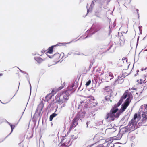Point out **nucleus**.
Here are the masks:
<instances>
[{"mask_svg":"<svg viewBox=\"0 0 147 147\" xmlns=\"http://www.w3.org/2000/svg\"><path fill=\"white\" fill-rule=\"evenodd\" d=\"M146 107H147V104L146 105Z\"/></svg>","mask_w":147,"mask_h":147,"instance_id":"obj_64","label":"nucleus"},{"mask_svg":"<svg viewBox=\"0 0 147 147\" xmlns=\"http://www.w3.org/2000/svg\"><path fill=\"white\" fill-rule=\"evenodd\" d=\"M54 47H55L54 45L48 48V51L46 52V53L50 54L52 53Z\"/></svg>","mask_w":147,"mask_h":147,"instance_id":"obj_15","label":"nucleus"},{"mask_svg":"<svg viewBox=\"0 0 147 147\" xmlns=\"http://www.w3.org/2000/svg\"><path fill=\"white\" fill-rule=\"evenodd\" d=\"M44 144L43 142H41L40 143L39 147H44Z\"/></svg>","mask_w":147,"mask_h":147,"instance_id":"obj_26","label":"nucleus"},{"mask_svg":"<svg viewBox=\"0 0 147 147\" xmlns=\"http://www.w3.org/2000/svg\"><path fill=\"white\" fill-rule=\"evenodd\" d=\"M108 127H109V128H112L111 127H112V125H111V124H110L108 126Z\"/></svg>","mask_w":147,"mask_h":147,"instance_id":"obj_44","label":"nucleus"},{"mask_svg":"<svg viewBox=\"0 0 147 147\" xmlns=\"http://www.w3.org/2000/svg\"><path fill=\"white\" fill-rule=\"evenodd\" d=\"M81 112H79L77 115L74 118L72 121V123L71 124L70 128V130L73 127H75L78 124V121L79 119L81 117V116L80 115Z\"/></svg>","mask_w":147,"mask_h":147,"instance_id":"obj_5","label":"nucleus"},{"mask_svg":"<svg viewBox=\"0 0 147 147\" xmlns=\"http://www.w3.org/2000/svg\"><path fill=\"white\" fill-rule=\"evenodd\" d=\"M71 130V129H70H70H69V131L67 132V134H65V136H67V135L68 134H69V133H70V131Z\"/></svg>","mask_w":147,"mask_h":147,"instance_id":"obj_42","label":"nucleus"},{"mask_svg":"<svg viewBox=\"0 0 147 147\" xmlns=\"http://www.w3.org/2000/svg\"><path fill=\"white\" fill-rule=\"evenodd\" d=\"M34 59L39 64H40L44 61L43 59L40 57H35Z\"/></svg>","mask_w":147,"mask_h":147,"instance_id":"obj_14","label":"nucleus"},{"mask_svg":"<svg viewBox=\"0 0 147 147\" xmlns=\"http://www.w3.org/2000/svg\"><path fill=\"white\" fill-rule=\"evenodd\" d=\"M70 141H68L67 142H65V143H65V144H67V145L70 142Z\"/></svg>","mask_w":147,"mask_h":147,"instance_id":"obj_48","label":"nucleus"},{"mask_svg":"<svg viewBox=\"0 0 147 147\" xmlns=\"http://www.w3.org/2000/svg\"><path fill=\"white\" fill-rule=\"evenodd\" d=\"M139 37H138V38L137 39V44H138V40H139Z\"/></svg>","mask_w":147,"mask_h":147,"instance_id":"obj_52","label":"nucleus"},{"mask_svg":"<svg viewBox=\"0 0 147 147\" xmlns=\"http://www.w3.org/2000/svg\"><path fill=\"white\" fill-rule=\"evenodd\" d=\"M89 90L92 91V92H94L95 91V89L93 87H92Z\"/></svg>","mask_w":147,"mask_h":147,"instance_id":"obj_31","label":"nucleus"},{"mask_svg":"<svg viewBox=\"0 0 147 147\" xmlns=\"http://www.w3.org/2000/svg\"><path fill=\"white\" fill-rule=\"evenodd\" d=\"M94 5V3L92 1V3L90 5L89 9H88L87 8V14L89 12H90V11H91L92 7H93V6Z\"/></svg>","mask_w":147,"mask_h":147,"instance_id":"obj_18","label":"nucleus"},{"mask_svg":"<svg viewBox=\"0 0 147 147\" xmlns=\"http://www.w3.org/2000/svg\"><path fill=\"white\" fill-rule=\"evenodd\" d=\"M10 127H11V132H10V133L9 134V135H10L11 133L12 132V131H13V129H14V128H15V125H13L12 124H11L10 125Z\"/></svg>","mask_w":147,"mask_h":147,"instance_id":"obj_23","label":"nucleus"},{"mask_svg":"<svg viewBox=\"0 0 147 147\" xmlns=\"http://www.w3.org/2000/svg\"><path fill=\"white\" fill-rule=\"evenodd\" d=\"M140 82H139V83L140 84H142V82H143V80L142 79H140Z\"/></svg>","mask_w":147,"mask_h":147,"instance_id":"obj_39","label":"nucleus"},{"mask_svg":"<svg viewBox=\"0 0 147 147\" xmlns=\"http://www.w3.org/2000/svg\"><path fill=\"white\" fill-rule=\"evenodd\" d=\"M139 71V70H137L136 72H137V74H138V73Z\"/></svg>","mask_w":147,"mask_h":147,"instance_id":"obj_53","label":"nucleus"},{"mask_svg":"<svg viewBox=\"0 0 147 147\" xmlns=\"http://www.w3.org/2000/svg\"><path fill=\"white\" fill-rule=\"evenodd\" d=\"M0 102H1L2 103L4 104V103H3L0 100Z\"/></svg>","mask_w":147,"mask_h":147,"instance_id":"obj_62","label":"nucleus"},{"mask_svg":"<svg viewBox=\"0 0 147 147\" xmlns=\"http://www.w3.org/2000/svg\"><path fill=\"white\" fill-rule=\"evenodd\" d=\"M113 78V76L112 74L111 73H109L107 74H106L105 77V79L107 80V81H108L111 80Z\"/></svg>","mask_w":147,"mask_h":147,"instance_id":"obj_12","label":"nucleus"},{"mask_svg":"<svg viewBox=\"0 0 147 147\" xmlns=\"http://www.w3.org/2000/svg\"><path fill=\"white\" fill-rule=\"evenodd\" d=\"M99 30H96V29H93L92 27H91L89 30L87 31L86 32L88 34L87 35L85 38V39L88 38V37L92 36V35L94 34L95 32L98 31Z\"/></svg>","mask_w":147,"mask_h":147,"instance_id":"obj_7","label":"nucleus"},{"mask_svg":"<svg viewBox=\"0 0 147 147\" xmlns=\"http://www.w3.org/2000/svg\"><path fill=\"white\" fill-rule=\"evenodd\" d=\"M45 50H42V51H41V52H42V53H43L44 52H45Z\"/></svg>","mask_w":147,"mask_h":147,"instance_id":"obj_55","label":"nucleus"},{"mask_svg":"<svg viewBox=\"0 0 147 147\" xmlns=\"http://www.w3.org/2000/svg\"><path fill=\"white\" fill-rule=\"evenodd\" d=\"M59 147H67V145L65 143H63V144L60 146Z\"/></svg>","mask_w":147,"mask_h":147,"instance_id":"obj_27","label":"nucleus"},{"mask_svg":"<svg viewBox=\"0 0 147 147\" xmlns=\"http://www.w3.org/2000/svg\"><path fill=\"white\" fill-rule=\"evenodd\" d=\"M136 12H137V13L138 14V18H139V13H138V11H139V10L138 9H136Z\"/></svg>","mask_w":147,"mask_h":147,"instance_id":"obj_38","label":"nucleus"},{"mask_svg":"<svg viewBox=\"0 0 147 147\" xmlns=\"http://www.w3.org/2000/svg\"><path fill=\"white\" fill-rule=\"evenodd\" d=\"M26 75H25V76H26V78L27 80L28 81L30 84V91H31V84L30 83V79L29 78V77H28V74L26 73Z\"/></svg>","mask_w":147,"mask_h":147,"instance_id":"obj_21","label":"nucleus"},{"mask_svg":"<svg viewBox=\"0 0 147 147\" xmlns=\"http://www.w3.org/2000/svg\"><path fill=\"white\" fill-rule=\"evenodd\" d=\"M84 101H82L80 102V104L79 105V107H78V109H79V107H80L81 108L82 107V106L83 105H82V104L84 103Z\"/></svg>","mask_w":147,"mask_h":147,"instance_id":"obj_25","label":"nucleus"},{"mask_svg":"<svg viewBox=\"0 0 147 147\" xmlns=\"http://www.w3.org/2000/svg\"><path fill=\"white\" fill-rule=\"evenodd\" d=\"M65 106V104L64 103L62 104V105L61 106V107H64Z\"/></svg>","mask_w":147,"mask_h":147,"instance_id":"obj_49","label":"nucleus"},{"mask_svg":"<svg viewBox=\"0 0 147 147\" xmlns=\"http://www.w3.org/2000/svg\"><path fill=\"white\" fill-rule=\"evenodd\" d=\"M131 101L130 95L128 96L124 102L121 105V108L119 110L118 105L115 104L111 108L109 112L108 113L106 116L105 119H108L111 121H113L115 118H118L121 114L123 112L128 106Z\"/></svg>","mask_w":147,"mask_h":147,"instance_id":"obj_1","label":"nucleus"},{"mask_svg":"<svg viewBox=\"0 0 147 147\" xmlns=\"http://www.w3.org/2000/svg\"><path fill=\"white\" fill-rule=\"evenodd\" d=\"M112 45H111L110 47L107 49V50H109L112 47Z\"/></svg>","mask_w":147,"mask_h":147,"instance_id":"obj_50","label":"nucleus"},{"mask_svg":"<svg viewBox=\"0 0 147 147\" xmlns=\"http://www.w3.org/2000/svg\"><path fill=\"white\" fill-rule=\"evenodd\" d=\"M123 77V76H121V77H120V76H118V78L115 81V83L117 84V83H120L121 84L124 81V79H123L124 77L123 78H121L122 77Z\"/></svg>","mask_w":147,"mask_h":147,"instance_id":"obj_11","label":"nucleus"},{"mask_svg":"<svg viewBox=\"0 0 147 147\" xmlns=\"http://www.w3.org/2000/svg\"><path fill=\"white\" fill-rule=\"evenodd\" d=\"M47 55L48 56V57L50 58H51L53 57V56H50V55H48L47 54Z\"/></svg>","mask_w":147,"mask_h":147,"instance_id":"obj_45","label":"nucleus"},{"mask_svg":"<svg viewBox=\"0 0 147 147\" xmlns=\"http://www.w3.org/2000/svg\"><path fill=\"white\" fill-rule=\"evenodd\" d=\"M57 108H56V109H55V112L56 111H57Z\"/></svg>","mask_w":147,"mask_h":147,"instance_id":"obj_59","label":"nucleus"},{"mask_svg":"<svg viewBox=\"0 0 147 147\" xmlns=\"http://www.w3.org/2000/svg\"><path fill=\"white\" fill-rule=\"evenodd\" d=\"M63 88V86H61L60 87H59V88H58V90H60L62 89Z\"/></svg>","mask_w":147,"mask_h":147,"instance_id":"obj_41","label":"nucleus"},{"mask_svg":"<svg viewBox=\"0 0 147 147\" xmlns=\"http://www.w3.org/2000/svg\"><path fill=\"white\" fill-rule=\"evenodd\" d=\"M83 115H82V118H83V117H84V115L83 113Z\"/></svg>","mask_w":147,"mask_h":147,"instance_id":"obj_54","label":"nucleus"},{"mask_svg":"<svg viewBox=\"0 0 147 147\" xmlns=\"http://www.w3.org/2000/svg\"><path fill=\"white\" fill-rule=\"evenodd\" d=\"M72 54H74V55H79V53H76L75 52H72Z\"/></svg>","mask_w":147,"mask_h":147,"instance_id":"obj_46","label":"nucleus"},{"mask_svg":"<svg viewBox=\"0 0 147 147\" xmlns=\"http://www.w3.org/2000/svg\"><path fill=\"white\" fill-rule=\"evenodd\" d=\"M57 56V57H60V55H59V53H57L54 54L53 55V56L55 57V56Z\"/></svg>","mask_w":147,"mask_h":147,"instance_id":"obj_30","label":"nucleus"},{"mask_svg":"<svg viewBox=\"0 0 147 147\" xmlns=\"http://www.w3.org/2000/svg\"><path fill=\"white\" fill-rule=\"evenodd\" d=\"M2 74H0V76H2Z\"/></svg>","mask_w":147,"mask_h":147,"instance_id":"obj_63","label":"nucleus"},{"mask_svg":"<svg viewBox=\"0 0 147 147\" xmlns=\"http://www.w3.org/2000/svg\"><path fill=\"white\" fill-rule=\"evenodd\" d=\"M93 105L94 107H95L98 104L97 102H94L93 103Z\"/></svg>","mask_w":147,"mask_h":147,"instance_id":"obj_33","label":"nucleus"},{"mask_svg":"<svg viewBox=\"0 0 147 147\" xmlns=\"http://www.w3.org/2000/svg\"><path fill=\"white\" fill-rule=\"evenodd\" d=\"M142 26H139V28L140 32L142 30Z\"/></svg>","mask_w":147,"mask_h":147,"instance_id":"obj_36","label":"nucleus"},{"mask_svg":"<svg viewBox=\"0 0 147 147\" xmlns=\"http://www.w3.org/2000/svg\"><path fill=\"white\" fill-rule=\"evenodd\" d=\"M80 87H79L78 89V90H79V89H80Z\"/></svg>","mask_w":147,"mask_h":147,"instance_id":"obj_61","label":"nucleus"},{"mask_svg":"<svg viewBox=\"0 0 147 147\" xmlns=\"http://www.w3.org/2000/svg\"><path fill=\"white\" fill-rule=\"evenodd\" d=\"M131 131L127 126L124 127L123 128L120 129L119 133L123 135L126 132Z\"/></svg>","mask_w":147,"mask_h":147,"instance_id":"obj_8","label":"nucleus"},{"mask_svg":"<svg viewBox=\"0 0 147 147\" xmlns=\"http://www.w3.org/2000/svg\"><path fill=\"white\" fill-rule=\"evenodd\" d=\"M127 94L128 93L126 91L121 97L118 102L116 104V105H118V106H119L123 102V99H125L127 98Z\"/></svg>","mask_w":147,"mask_h":147,"instance_id":"obj_9","label":"nucleus"},{"mask_svg":"<svg viewBox=\"0 0 147 147\" xmlns=\"http://www.w3.org/2000/svg\"><path fill=\"white\" fill-rule=\"evenodd\" d=\"M144 70V69L143 68H142L141 69V70L142 71H143V70Z\"/></svg>","mask_w":147,"mask_h":147,"instance_id":"obj_58","label":"nucleus"},{"mask_svg":"<svg viewBox=\"0 0 147 147\" xmlns=\"http://www.w3.org/2000/svg\"><path fill=\"white\" fill-rule=\"evenodd\" d=\"M74 84H73L71 86L68 87L66 90L58 93L55 97L56 102L61 104L68 100L69 96L75 91V88H74Z\"/></svg>","mask_w":147,"mask_h":147,"instance_id":"obj_2","label":"nucleus"},{"mask_svg":"<svg viewBox=\"0 0 147 147\" xmlns=\"http://www.w3.org/2000/svg\"><path fill=\"white\" fill-rule=\"evenodd\" d=\"M104 89L105 90V92L107 93H108V94L105 97V99L107 101H110V102H111L112 100H110V97L113 96L111 90L109 88L108 86L105 87L104 88Z\"/></svg>","mask_w":147,"mask_h":147,"instance_id":"obj_4","label":"nucleus"},{"mask_svg":"<svg viewBox=\"0 0 147 147\" xmlns=\"http://www.w3.org/2000/svg\"><path fill=\"white\" fill-rule=\"evenodd\" d=\"M52 96L51 95L49 94H47L45 97L44 101H48L51 99Z\"/></svg>","mask_w":147,"mask_h":147,"instance_id":"obj_17","label":"nucleus"},{"mask_svg":"<svg viewBox=\"0 0 147 147\" xmlns=\"http://www.w3.org/2000/svg\"><path fill=\"white\" fill-rule=\"evenodd\" d=\"M99 13L96 12L95 14V16H96L97 17L99 18H100V17L98 15Z\"/></svg>","mask_w":147,"mask_h":147,"instance_id":"obj_34","label":"nucleus"},{"mask_svg":"<svg viewBox=\"0 0 147 147\" xmlns=\"http://www.w3.org/2000/svg\"><path fill=\"white\" fill-rule=\"evenodd\" d=\"M131 89L133 90H136V89L135 88H131Z\"/></svg>","mask_w":147,"mask_h":147,"instance_id":"obj_56","label":"nucleus"},{"mask_svg":"<svg viewBox=\"0 0 147 147\" xmlns=\"http://www.w3.org/2000/svg\"><path fill=\"white\" fill-rule=\"evenodd\" d=\"M91 82V81L90 80H89L88 81H87L85 84V85L87 86H89Z\"/></svg>","mask_w":147,"mask_h":147,"instance_id":"obj_24","label":"nucleus"},{"mask_svg":"<svg viewBox=\"0 0 147 147\" xmlns=\"http://www.w3.org/2000/svg\"><path fill=\"white\" fill-rule=\"evenodd\" d=\"M57 114H56L55 113H53L49 117V120L50 121H51L53 119V118L55 117V116H56Z\"/></svg>","mask_w":147,"mask_h":147,"instance_id":"obj_19","label":"nucleus"},{"mask_svg":"<svg viewBox=\"0 0 147 147\" xmlns=\"http://www.w3.org/2000/svg\"><path fill=\"white\" fill-rule=\"evenodd\" d=\"M73 41H71V42H67V43H58L57 44L55 45V47H56L57 46H62V45L65 46V45L67 44H69L71 43Z\"/></svg>","mask_w":147,"mask_h":147,"instance_id":"obj_16","label":"nucleus"},{"mask_svg":"<svg viewBox=\"0 0 147 147\" xmlns=\"http://www.w3.org/2000/svg\"><path fill=\"white\" fill-rule=\"evenodd\" d=\"M122 135H123L122 134H121L119 133V134L117 136V139H121L122 137Z\"/></svg>","mask_w":147,"mask_h":147,"instance_id":"obj_22","label":"nucleus"},{"mask_svg":"<svg viewBox=\"0 0 147 147\" xmlns=\"http://www.w3.org/2000/svg\"><path fill=\"white\" fill-rule=\"evenodd\" d=\"M90 121H88L86 123V127L88 128L89 127L88 125L90 124Z\"/></svg>","mask_w":147,"mask_h":147,"instance_id":"obj_29","label":"nucleus"},{"mask_svg":"<svg viewBox=\"0 0 147 147\" xmlns=\"http://www.w3.org/2000/svg\"><path fill=\"white\" fill-rule=\"evenodd\" d=\"M43 108V105L40 104L36 109V113H38V116H40L41 115V112Z\"/></svg>","mask_w":147,"mask_h":147,"instance_id":"obj_10","label":"nucleus"},{"mask_svg":"<svg viewBox=\"0 0 147 147\" xmlns=\"http://www.w3.org/2000/svg\"><path fill=\"white\" fill-rule=\"evenodd\" d=\"M17 67L20 70V71L21 72H22V73H23L24 74H26V72L20 69L18 67Z\"/></svg>","mask_w":147,"mask_h":147,"instance_id":"obj_32","label":"nucleus"},{"mask_svg":"<svg viewBox=\"0 0 147 147\" xmlns=\"http://www.w3.org/2000/svg\"><path fill=\"white\" fill-rule=\"evenodd\" d=\"M110 129L112 130V131H113L114 132L116 131V129L114 128L113 127L111 128Z\"/></svg>","mask_w":147,"mask_h":147,"instance_id":"obj_35","label":"nucleus"},{"mask_svg":"<svg viewBox=\"0 0 147 147\" xmlns=\"http://www.w3.org/2000/svg\"><path fill=\"white\" fill-rule=\"evenodd\" d=\"M106 143H104L103 144V147H109L110 145H112V144L111 143V142L110 143H107V144L106 145Z\"/></svg>","mask_w":147,"mask_h":147,"instance_id":"obj_20","label":"nucleus"},{"mask_svg":"<svg viewBox=\"0 0 147 147\" xmlns=\"http://www.w3.org/2000/svg\"><path fill=\"white\" fill-rule=\"evenodd\" d=\"M146 107V105H142L140 107V109H142V108H143V107H144V109L145 108V107Z\"/></svg>","mask_w":147,"mask_h":147,"instance_id":"obj_37","label":"nucleus"},{"mask_svg":"<svg viewBox=\"0 0 147 147\" xmlns=\"http://www.w3.org/2000/svg\"><path fill=\"white\" fill-rule=\"evenodd\" d=\"M30 135H31V136H30V137H29V136H28V138L29 139L32 138V137L33 136V134H30V133H28V135H27V136H30Z\"/></svg>","mask_w":147,"mask_h":147,"instance_id":"obj_28","label":"nucleus"},{"mask_svg":"<svg viewBox=\"0 0 147 147\" xmlns=\"http://www.w3.org/2000/svg\"><path fill=\"white\" fill-rule=\"evenodd\" d=\"M138 122L136 120H133L132 119L129 123L127 127L131 131L136 129L139 127L142 124H143V123H139L138 125L137 126Z\"/></svg>","mask_w":147,"mask_h":147,"instance_id":"obj_3","label":"nucleus"},{"mask_svg":"<svg viewBox=\"0 0 147 147\" xmlns=\"http://www.w3.org/2000/svg\"><path fill=\"white\" fill-rule=\"evenodd\" d=\"M63 55L62 58H63V57H64V53H61V55Z\"/></svg>","mask_w":147,"mask_h":147,"instance_id":"obj_43","label":"nucleus"},{"mask_svg":"<svg viewBox=\"0 0 147 147\" xmlns=\"http://www.w3.org/2000/svg\"><path fill=\"white\" fill-rule=\"evenodd\" d=\"M147 67L145 69H144V70H147Z\"/></svg>","mask_w":147,"mask_h":147,"instance_id":"obj_60","label":"nucleus"},{"mask_svg":"<svg viewBox=\"0 0 147 147\" xmlns=\"http://www.w3.org/2000/svg\"><path fill=\"white\" fill-rule=\"evenodd\" d=\"M117 143H115L113 145V144H112V145H110V147H114L115 146V145Z\"/></svg>","mask_w":147,"mask_h":147,"instance_id":"obj_40","label":"nucleus"},{"mask_svg":"<svg viewBox=\"0 0 147 147\" xmlns=\"http://www.w3.org/2000/svg\"><path fill=\"white\" fill-rule=\"evenodd\" d=\"M140 114H138L137 113H135L134 116V117L132 119L133 120H136L137 122H138L140 119Z\"/></svg>","mask_w":147,"mask_h":147,"instance_id":"obj_13","label":"nucleus"},{"mask_svg":"<svg viewBox=\"0 0 147 147\" xmlns=\"http://www.w3.org/2000/svg\"><path fill=\"white\" fill-rule=\"evenodd\" d=\"M72 54V52H69V53H68V54L67 55H71V54Z\"/></svg>","mask_w":147,"mask_h":147,"instance_id":"obj_47","label":"nucleus"},{"mask_svg":"<svg viewBox=\"0 0 147 147\" xmlns=\"http://www.w3.org/2000/svg\"><path fill=\"white\" fill-rule=\"evenodd\" d=\"M68 55H65V58H66L67 57H68Z\"/></svg>","mask_w":147,"mask_h":147,"instance_id":"obj_57","label":"nucleus"},{"mask_svg":"<svg viewBox=\"0 0 147 147\" xmlns=\"http://www.w3.org/2000/svg\"><path fill=\"white\" fill-rule=\"evenodd\" d=\"M142 121L144 123L146 122L147 119V107H145L144 111L142 112Z\"/></svg>","mask_w":147,"mask_h":147,"instance_id":"obj_6","label":"nucleus"},{"mask_svg":"<svg viewBox=\"0 0 147 147\" xmlns=\"http://www.w3.org/2000/svg\"><path fill=\"white\" fill-rule=\"evenodd\" d=\"M7 123L9 125H11V123L8 121H7Z\"/></svg>","mask_w":147,"mask_h":147,"instance_id":"obj_51","label":"nucleus"}]
</instances>
